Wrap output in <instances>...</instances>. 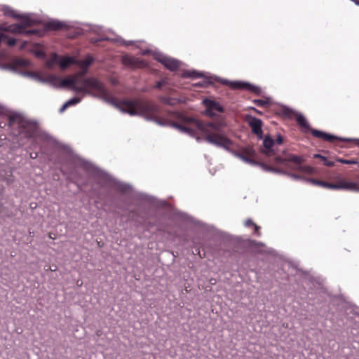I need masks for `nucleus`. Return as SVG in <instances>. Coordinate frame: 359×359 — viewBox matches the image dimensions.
<instances>
[{
	"label": "nucleus",
	"instance_id": "nucleus-1",
	"mask_svg": "<svg viewBox=\"0 0 359 359\" xmlns=\"http://www.w3.org/2000/svg\"><path fill=\"white\" fill-rule=\"evenodd\" d=\"M83 74L78 73L61 80V87H67L72 90L81 93L83 95H90L112 104L121 112L130 116H141L146 120H155L158 114L156 106L141 100L116 102L109 93L103 83L95 78L81 79Z\"/></svg>",
	"mask_w": 359,
	"mask_h": 359
},
{
	"label": "nucleus",
	"instance_id": "nucleus-2",
	"mask_svg": "<svg viewBox=\"0 0 359 359\" xmlns=\"http://www.w3.org/2000/svg\"><path fill=\"white\" fill-rule=\"evenodd\" d=\"M149 103L156 106L158 109V114L155 117L156 121L149 120V121H154L161 126L170 125L172 128H177L180 132L187 133L191 137H194L196 135V129H198L205 135L204 140L207 142L217 147L222 148L226 151L230 150L232 142L226 137L222 132L223 129L226 126L224 120H217L213 122L203 124L191 117H188L184 114L177 113L176 118L180 122L179 123L170 122L168 121H161L158 118L160 116V109L158 107L151 102Z\"/></svg>",
	"mask_w": 359,
	"mask_h": 359
},
{
	"label": "nucleus",
	"instance_id": "nucleus-3",
	"mask_svg": "<svg viewBox=\"0 0 359 359\" xmlns=\"http://www.w3.org/2000/svg\"><path fill=\"white\" fill-rule=\"evenodd\" d=\"M2 11L5 15L20 20L19 24L1 26V27L4 31L14 34H26L27 35L35 33L34 30L25 31L27 27L34 25L39 22V20L33 18L32 15H20L17 14L15 11L8 6H4Z\"/></svg>",
	"mask_w": 359,
	"mask_h": 359
},
{
	"label": "nucleus",
	"instance_id": "nucleus-4",
	"mask_svg": "<svg viewBox=\"0 0 359 359\" xmlns=\"http://www.w3.org/2000/svg\"><path fill=\"white\" fill-rule=\"evenodd\" d=\"M8 126L12 130H17L18 133L25 134L26 137L32 135L35 126L22 114L11 113L8 116Z\"/></svg>",
	"mask_w": 359,
	"mask_h": 359
},
{
	"label": "nucleus",
	"instance_id": "nucleus-5",
	"mask_svg": "<svg viewBox=\"0 0 359 359\" xmlns=\"http://www.w3.org/2000/svg\"><path fill=\"white\" fill-rule=\"evenodd\" d=\"M285 156H277L275 157L274 161L276 163H285L286 161L292 162L298 165V168L300 171L307 173L312 174L313 172V168L307 165H302V163L304 161L303 158L299 156L287 154L285 151H283Z\"/></svg>",
	"mask_w": 359,
	"mask_h": 359
},
{
	"label": "nucleus",
	"instance_id": "nucleus-6",
	"mask_svg": "<svg viewBox=\"0 0 359 359\" xmlns=\"http://www.w3.org/2000/svg\"><path fill=\"white\" fill-rule=\"evenodd\" d=\"M154 58L163 65L167 69L173 71L180 67V62L161 53H156Z\"/></svg>",
	"mask_w": 359,
	"mask_h": 359
},
{
	"label": "nucleus",
	"instance_id": "nucleus-7",
	"mask_svg": "<svg viewBox=\"0 0 359 359\" xmlns=\"http://www.w3.org/2000/svg\"><path fill=\"white\" fill-rule=\"evenodd\" d=\"M335 190H346L359 192V184L355 182L349 181L344 177H339L335 183Z\"/></svg>",
	"mask_w": 359,
	"mask_h": 359
},
{
	"label": "nucleus",
	"instance_id": "nucleus-8",
	"mask_svg": "<svg viewBox=\"0 0 359 359\" xmlns=\"http://www.w3.org/2000/svg\"><path fill=\"white\" fill-rule=\"evenodd\" d=\"M219 81L222 83L230 86L232 88H234V89L245 88V89L249 90L252 92H254L257 95H259L261 93V90L259 87H257L256 86H253L249 83L241 82V81L231 82L226 79H219Z\"/></svg>",
	"mask_w": 359,
	"mask_h": 359
},
{
	"label": "nucleus",
	"instance_id": "nucleus-9",
	"mask_svg": "<svg viewBox=\"0 0 359 359\" xmlns=\"http://www.w3.org/2000/svg\"><path fill=\"white\" fill-rule=\"evenodd\" d=\"M203 103L206 107L205 114L208 116H214L216 114L215 112H223L224 111L223 107L218 102L212 100L204 99Z\"/></svg>",
	"mask_w": 359,
	"mask_h": 359
},
{
	"label": "nucleus",
	"instance_id": "nucleus-10",
	"mask_svg": "<svg viewBox=\"0 0 359 359\" xmlns=\"http://www.w3.org/2000/svg\"><path fill=\"white\" fill-rule=\"evenodd\" d=\"M248 124L252 129V132L255 134L259 139H263L262 121L255 117L250 116L248 118Z\"/></svg>",
	"mask_w": 359,
	"mask_h": 359
},
{
	"label": "nucleus",
	"instance_id": "nucleus-11",
	"mask_svg": "<svg viewBox=\"0 0 359 359\" xmlns=\"http://www.w3.org/2000/svg\"><path fill=\"white\" fill-rule=\"evenodd\" d=\"M284 112L287 115H290V114H294L296 116V121L304 130H308L310 129L309 124L307 122L306 118L302 114L293 111L292 109L285 108L284 109Z\"/></svg>",
	"mask_w": 359,
	"mask_h": 359
},
{
	"label": "nucleus",
	"instance_id": "nucleus-12",
	"mask_svg": "<svg viewBox=\"0 0 359 359\" xmlns=\"http://www.w3.org/2000/svg\"><path fill=\"white\" fill-rule=\"evenodd\" d=\"M274 145V140L270 136H266L263 139V147L262 152L267 156H271L275 154L273 147Z\"/></svg>",
	"mask_w": 359,
	"mask_h": 359
},
{
	"label": "nucleus",
	"instance_id": "nucleus-13",
	"mask_svg": "<svg viewBox=\"0 0 359 359\" xmlns=\"http://www.w3.org/2000/svg\"><path fill=\"white\" fill-rule=\"evenodd\" d=\"M122 62L125 65L131 67H140L144 65V62L138 58L128 55L123 56L122 57Z\"/></svg>",
	"mask_w": 359,
	"mask_h": 359
},
{
	"label": "nucleus",
	"instance_id": "nucleus-14",
	"mask_svg": "<svg viewBox=\"0 0 359 359\" xmlns=\"http://www.w3.org/2000/svg\"><path fill=\"white\" fill-rule=\"evenodd\" d=\"M311 133L313 136L320 138V139H323V140H325L328 142H332L334 140L338 139L337 137H336L333 135L328 134L325 132H323V131H320L318 130H316V129H312Z\"/></svg>",
	"mask_w": 359,
	"mask_h": 359
},
{
	"label": "nucleus",
	"instance_id": "nucleus-15",
	"mask_svg": "<svg viewBox=\"0 0 359 359\" xmlns=\"http://www.w3.org/2000/svg\"><path fill=\"white\" fill-rule=\"evenodd\" d=\"M61 83V79L59 77L54 75H48L44 76L42 83H48L54 88H60Z\"/></svg>",
	"mask_w": 359,
	"mask_h": 359
},
{
	"label": "nucleus",
	"instance_id": "nucleus-16",
	"mask_svg": "<svg viewBox=\"0 0 359 359\" xmlns=\"http://www.w3.org/2000/svg\"><path fill=\"white\" fill-rule=\"evenodd\" d=\"M61 83V79L59 77L54 75H48L44 76L42 83H48L54 88H60Z\"/></svg>",
	"mask_w": 359,
	"mask_h": 359
},
{
	"label": "nucleus",
	"instance_id": "nucleus-17",
	"mask_svg": "<svg viewBox=\"0 0 359 359\" xmlns=\"http://www.w3.org/2000/svg\"><path fill=\"white\" fill-rule=\"evenodd\" d=\"M104 40H106V41H113L118 42V43H123V44H124L126 46H128V45H130V44L133 43V41H126L123 40V39H121L119 36L116 37V39H109L108 37L92 39L91 41L93 43H97V42H99V41H104Z\"/></svg>",
	"mask_w": 359,
	"mask_h": 359
},
{
	"label": "nucleus",
	"instance_id": "nucleus-18",
	"mask_svg": "<svg viewBox=\"0 0 359 359\" xmlns=\"http://www.w3.org/2000/svg\"><path fill=\"white\" fill-rule=\"evenodd\" d=\"M92 62H93V59L90 58V57H88L87 58H86L83 60H76V62H74V64L79 65L83 69V71L81 72L80 73L83 74V76L84 74L86 73V71L87 70L88 67L91 65Z\"/></svg>",
	"mask_w": 359,
	"mask_h": 359
},
{
	"label": "nucleus",
	"instance_id": "nucleus-19",
	"mask_svg": "<svg viewBox=\"0 0 359 359\" xmlns=\"http://www.w3.org/2000/svg\"><path fill=\"white\" fill-rule=\"evenodd\" d=\"M306 180L308 182H310L313 184L320 186V187H323L326 189L335 190V183H330V182H323V181L314 180V179H309V180Z\"/></svg>",
	"mask_w": 359,
	"mask_h": 359
},
{
	"label": "nucleus",
	"instance_id": "nucleus-20",
	"mask_svg": "<svg viewBox=\"0 0 359 359\" xmlns=\"http://www.w3.org/2000/svg\"><path fill=\"white\" fill-rule=\"evenodd\" d=\"M76 62V60L74 57H64L62 58L59 57L58 64L61 69H66L69 65L74 64Z\"/></svg>",
	"mask_w": 359,
	"mask_h": 359
},
{
	"label": "nucleus",
	"instance_id": "nucleus-21",
	"mask_svg": "<svg viewBox=\"0 0 359 359\" xmlns=\"http://www.w3.org/2000/svg\"><path fill=\"white\" fill-rule=\"evenodd\" d=\"M81 101V97H72L67 100L60 109V113H62L65 111V109L71 106L76 105Z\"/></svg>",
	"mask_w": 359,
	"mask_h": 359
},
{
	"label": "nucleus",
	"instance_id": "nucleus-22",
	"mask_svg": "<svg viewBox=\"0 0 359 359\" xmlns=\"http://www.w3.org/2000/svg\"><path fill=\"white\" fill-rule=\"evenodd\" d=\"M20 74L27 77H29L39 83H43L44 76H41L38 72H21Z\"/></svg>",
	"mask_w": 359,
	"mask_h": 359
},
{
	"label": "nucleus",
	"instance_id": "nucleus-23",
	"mask_svg": "<svg viewBox=\"0 0 359 359\" xmlns=\"http://www.w3.org/2000/svg\"><path fill=\"white\" fill-rule=\"evenodd\" d=\"M6 31H4L1 27H0V43L2 42H6L8 46H13L15 44V39H8L7 35L4 33Z\"/></svg>",
	"mask_w": 359,
	"mask_h": 359
},
{
	"label": "nucleus",
	"instance_id": "nucleus-24",
	"mask_svg": "<svg viewBox=\"0 0 359 359\" xmlns=\"http://www.w3.org/2000/svg\"><path fill=\"white\" fill-rule=\"evenodd\" d=\"M30 65V62L24 58H16L13 60L12 67L11 69L15 70V67H28Z\"/></svg>",
	"mask_w": 359,
	"mask_h": 359
},
{
	"label": "nucleus",
	"instance_id": "nucleus-25",
	"mask_svg": "<svg viewBox=\"0 0 359 359\" xmlns=\"http://www.w3.org/2000/svg\"><path fill=\"white\" fill-rule=\"evenodd\" d=\"M234 155L246 163H248L250 165H257V163L253 159H252L251 157H250L249 156H247L243 152L234 153Z\"/></svg>",
	"mask_w": 359,
	"mask_h": 359
},
{
	"label": "nucleus",
	"instance_id": "nucleus-26",
	"mask_svg": "<svg viewBox=\"0 0 359 359\" xmlns=\"http://www.w3.org/2000/svg\"><path fill=\"white\" fill-rule=\"evenodd\" d=\"M64 27V23L57 20H51L47 24V27L53 30H59L62 29Z\"/></svg>",
	"mask_w": 359,
	"mask_h": 359
},
{
	"label": "nucleus",
	"instance_id": "nucleus-27",
	"mask_svg": "<svg viewBox=\"0 0 359 359\" xmlns=\"http://www.w3.org/2000/svg\"><path fill=\"white\" fill-rule=\"evenodd\" d=\"M255 248L258 250V252L261 253H272V250L270 248H266L265 245L263 243H257L255 241L253 242Z\"/></svg>",
	"mask_w": 359,
	"mask_h": 359
},
{
	"label": "nucleus",
	"instance_id": "nucleus-28",
	"mask_svg": "<svg viewBox=\"0 0 359 359\" xmlns=\"http://www.w3.org/2000/svg\"><path fill=\"white\" fill-rule=\"evenodd\" d=\"M58 62L59 56L57 54L53 53L51 57L46 61V66L49 69H52L55 64H58Z\"/></svg>",
	"mask_w": 359,
	"mask_h": 359
},
{
	"label": "nucleus",
	"instance_id": "nucleus-29",
	"mask_svg": "<svg viewBox=\"0 0 359 359\" xmlns=\"http://www.w3.org/2000/svg\"><path fill=\"white\" fill-rule=\"evenodd\" d=\"M313 157L321 159L322 161L323 162V164L325 165H326V166L332 167V166L334 165V161L328 160L326 157H325V156H322L320 154H315L313 156Z\"/></svg>",
	"mask_w": 359,
	"mask_h": 359
},
{
	"label": "nucleus",
	"instance_id": "nucleus-30",
	"mask_svg": "<svg viewBox=\"0 0 359 359\" xmlns=\"http://www.w3.org/2000/svg\"><path fill=\"white\" fill-rule=\"evenodd\" d=\"M244 224L245 226H252L255 228V233L258 236L261 235V233L259 232L260 227L255 224L251 219H248L245 221Z\"/></svg>",
	"mask_w": 359,
	"mask_h": 359
},
{
	"label": "nucleus",
	"instance_id": "nucleus-31",
	"mask_svg": "<svg viewBox=\"0 0 359 359\" xmlns=\"http://www.w3.org/2000/svg\"><path fill=\"white\" fill-rule=\"evenodd\" d=\"M203 74L202 73H199L196 71H191V72H185L184 74H183V76L184 77H192V78H198V77H201L203 76Z\"/></svg>",
	"mask_w": 359,
	"mask_h": 359
},
{
	"label": "nucleus",
	"instance_id": "nucleus-32",
	"mask_svg": "<svg viewBox=\"0 0 359 359\" xmlns=\"http://www.w3.org/2000/svg\"><path fill=\"white\" fill-rule=\"evenodd\" d=\"M264 168L265 170L269 171V172H273L275 173L283 174V175H285L287 173L286 171H284L283 170H281L279 168H274L269 167V166H264Z\"/></svg>",
	"mask_w": 359,
	"mask_h": 359
},
{
	"label": "nucleus",
	"instance_id": "nucleus-33",
	"mask_svg": "<svg viewBox=\"0 0 359 359\" xmlns=\"http://www.w3.org/2000/svg\"><path fill=\"white\" fill-rule=\"evenodd\" d=\"M243 152L251 158L254 157V156H255V150L250 147H248L245 148L243 149Z\"/></svg>",
	"mask_w": 359,
	"mask_h": 359
},
{
	"label": "nucleus",
	"instance_id": "nucleus-34",
	"mask_svg": "<svg viewBox=\"0 0 359 359\" xmlns=\"http://www.w3.org/2000/svg\"><path fill=\"white\" fill-rule=\"evenodd\" d=\"M336 161L337 162L344 163V164H357L358 163V161H356L355 160H346V159H343V158H337L336 159Z\"/></svg>",
	"mask_w": 359,
	"mask_h": 359
},
{
	"label": "nucleus",
	"instance_id": "nucleus-35",
	"mask_svg": "<svg viewBox=\"0 0 359 359\" xmlns=\"http://www.w3.org/2000/svg\"><path fill=\"white\" fill-rule=\"evenodd\" d=\"M253 102L257 106L259 107H265L269 104V101L266 100H255Z\"/></svg>",
	"mask_w": 359,
	"mask_h": 359
},
{
	"label": "nucleus",
	"instance_id": "nucleus-36",
	"mask_svg": "<svg viewBox=\"0 0 359 359\" xmlns=\"http://www.w3.org/2000/svg\"><path fill=\"white\" fill-rule=\"evenodd\" d=\"M285 175H287L288 177H290V178H292V180H304V178L303 177H302L301 175H297V174H294V173H290V172H287V173Z\"/></svg>",
	"mask_w": 359,
	"mask_h": 359
},
{
	"label": "nucleus",
	"instance_id": "nucleus-37",
	"mask_svg": "<svg viewBox=\"0 0 359 359\" xmlns=\"http://www.w3.org/2000/svg\"><path fill=\"white\" fill-rule=\"evenodd\" d=\"M35 55L37 57H39V58H44L45 57V53L43 50H37L35 51L34 53Z\"/></svg>",
	"mask_w": 359,
	"mask_h": 359
},
{
	"label": "nucleus",
	"instance_id": "nucleus-38",
	"mask_svg": "<svg viewBox=\"0 0 359 359\" xmlns=\"http://www.w3.org/2000/svg\"><path fill=\"white\" fill-rule=\"evenodd\" d=\"M167 80L163 79L162 81H158L155 86V88H161L163 85L167 84Z\"/></svg>",
	"mask_w": 359,
	"mask_h": 359
},
{
	"label": "nucleus",
	"instance_id": "nucleus-39",
	"mask_svg": "<svg viewBox=\"0 0 359 359\" xmlns=\"http://www.w3.org/2000/svg\"><path fill=\"white\" fill-rule=\"evenodd\" d=\"M344 142H354L359 147V139L340 138Z\"/></svg>",
	"mask_w": 359,
	"mask_h": 359
},
{
	"label": "nucleus",
	"instance_id": "nucleus-40",
	"mask_svg": "<svg viewBox=\"0 0 359 359\" xmlns=\"http://www.w3.org/2000/svg\"><path fill=\"white\" fill-rule=\"evenodd\" d=\"M289 161H286L285 163H283V165H285L286 166H287L290 169L292 170H299V169L298 168V165L295 163V165L294 166H290V165H287V163H288Z\"/></svg>",
	"mask_w": 359,
	"mask_h": 359
},
{
	"label": "nucleus",
	"instance_id": "nucleus-41",
	"mask_svg": "<svg viewBox=\"0 0 359 359\" xmlns=\"http://www.w3.org/2000/svg\"><path fill=\"white\" fill-rule=\"evenodd\" d=\"M130 188V187L129 185L121 184L119 186V189L122 191H126L127 189H129Z\"/></svg>",
	"mask_w": 359,
	"mask_h": 359
},
{
	"label": "nucleus",
	"instance_id": "nucleus-42",
	"mask_svg": "<svg viewBox=\"0 0 359 359\" xmlns=\"http://www.w3.org/2000/svg\"><path fill=\"white\" fill-rule=\"evenodd\" d=\"M276 142L278 144H283V137L280 135H278L277 136V138H276Z\"/></svg>",
	"mask_w": 359,
	"mask_h": 359
},
{
	"label": "nucleus",
	"instance_id": "nucleus-43",
	"mask_svg": "<svg viewBox=\"0 0 359 359\" xmlns=\"http://www.w3.org/2000/svg\"><path fill=\"white\" fill-rule=\"evenodd\" d=\"M101 29V27H97V26H95L93 28V31L95 33H98V32Z\"/></svg>",
	"mask_w": 359,
	"mask_h": 359
},
{
	"label": "nucleus",
	"instance_id": "nucleus-44",
	"mask_svg": "<svg viewBox=\"0 0 359 359\" xmlns=\"http://www.w3.org/2000/svg\"><path fill=\"white\" fill-rule=\"evenodd\" d=\"M205 82H198L194 84L196 86H205Z\"/></svg>",
	"mask_w": 359,
	"mask_h": 359
},
{
	"label": "nucleus",
	"instance_id": "nucleus-45",
	"mask_svg": "<svg viewBox=\"0 0 359 359\" xmlns=\"http://www.w3.org/2000/svg\"><path fill=\"white\" fill-rule=\"evenodd\" d=\"M163 102L166 103V104H172V103L170 102V100L168 98H164L163 100Z\"/></svg>",
	"mask_w": 359,
	"mask_h": 359
},
{
	"label": "nucleus",
	"instance_id": "nucleus-46",
	"mask_svg": "<svg viewBox=\"0 0 359 359\" xmlns=\"http://www.w3.org/2000/svg\"><path fill=\"white\" fill-rule=\"evenodd\" d=\"M36 156H37L36 153H34V154H31V158H36Z\"/></svg>",
	"mask_w": 359,
	"mask_h": 359
},
{
	"label": "nucleus",
	"instance_id": "nucleus-47",
	"mask_svg": "<svg viewBox=\"0 0 359 359\" xmlns=\"http://www.w3.org/2000/svg\"><path fill=\"white\" fill-rule=\"evenodd\" d=\"M210 283L211 284H215V279H211V280H210Z\"/></svg>",
	"mask_w": 359,
	"mask_h": 359
},
{
	"label": "nucleus",
	"instance_id": "nucleus-48",
	"mask_svg": "<svg viewBox=\"0 0 359 359\" xmlns=\"http://www.w3.org/2000/svg\"><path fill=\"white\" fill-rule=\"evenodd\" d=\"M252 109L255 110L256 113L261 114V112L259 110L256 109L255 108H252Z\"/></svg>",
	"mask_w": 359,
	"mask_h": 359
},
{
	"label": "nucleus",
	"instance_id": "nucleus-49",
	"mask_svg": "<svg viewBox=\"0 0 359 359\" xmlns=\"http://www.w3.org/2000/svg\"><path fill=\"white\" fill-rule=\"evenodd\" d=\"M353 1V2H355V4L356 5H359V1H356V0H354V1Z\"/></svg>",
	"mask_w": 359,
	"mask_h": 359
},
{
	"label": "nucleus",
	"instance_id": "nucleus-50",
	"mask_svg": "<svg viewBox=\"0 0 359 359\" xmlns=\"http://www.w3.org/2000/svg\"><path fill=\"white\" fill-rule=\"evenodd\" d=\"M201 139L200 137H196V140H197V142H200V141H201Z\"/></svg>",
	"mask_w": 359,
	"mask_h": 359
}]
</instances>
